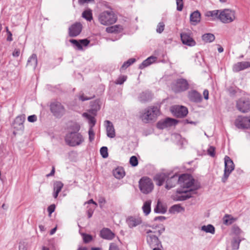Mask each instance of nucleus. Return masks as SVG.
Returning <instances> with one entry per match:
<instances>
[{
    "mask_svg": "<svg viewBox=\"0 0 250 250\" xmlns=\"http://www.w3.org/2000/svg\"><path fill=\"white\" fill-rule=\"evenodd\" d=\"M180 186L183 188H189L188 190L178 189L174 196L176 201H184L192 197V194L196 193L199 187L194 185V179L189 174H183L180 176Z\"/></svg>",
    "mask_w": 250,
    "mask_h": 250,
    "instance_id": "1",
    "label": "nucleus"
},
{
    "mask_svg": "<svg viewBox=\"0 0 250 250\" xmlns=\"http://www.w3.org/2000/svg\"><path fill=\"white\" fill-rule=\"evenodd\" d=\"M160 114V106H150L145 108L140 114V119L146 124L155 122Z\"/></svg>",
    "mask_w": 250,
    "mask_h": 250,
    "instance_id": "2",
    "label": "nucleus"
},
{
    "mask_svg": "<svg viewBox=\"0 0 250 250\" xmlns=\"http://www.w3.org/2000/svg\"><path fill=\"white\" fill-rule=\"evenodd\" d=\"M84 140L83 135L80 133L76 132H69L65 137L66 143L71 146H80Z\"/></svg>",
    "mask_w": 250,
    "mask_h": 250,
    "instance_id": "3",
    "label": "nucleus"
},
{
    "mask_svg": "<svg viewBox=\"0 0 250 250\" xmlns=\"http://www.w3.org/2000/svg\"><path fill=\"white\" fill-rule=\"evenodd\" d=\"M98 19L102 24L107 25L114 23L117 21V17L112 10H109L102 12Z\"/></svg>",
    "mask_w": 250,
    "mask_h": 250,
    "instance_id": "4",
    "label": "nucleus"
},
{
    "mask_svg": "<svg viewBox=\"0 0 250 250\" xmlns=\"http://www.w3.org/2000/svg\"><path fill=\"white\" fill-rule=\"evenodd\" d=\"M139 188L141 192L145 194H147L153 190L154 185L150 178L147 177H143L139 181Z\"/></svg>",
    "mask_w": 250,
    "mask_h": 250,
    "instance_id": "5",
    "label": "nucleus"
},
{
    "mask_svg": "<svg viewBox=\"0 0 250 250\" xmlns=\"http://www.w3.org/2000/svg\"><path fill=\"white\" fill-rule=\"evenodd\" d=\"M50 109L53 115L56 118L62 117L65 112L63 105L59 102L54 101L51 102Z\"/></svg>",
    "mask_w": 250,
    "mask_h": 250,
    "instance_id": "6",
    "label": "nucleus"
},
{
    "mask_svg": "<svg viewBox=\"0 0 250 250\" xmlns=\"http://www.w3.org/2000/svg\"><path fill=\"white\" fill-rule=\"evenodd\" d=\"M235 19L234 11L229 9L221 10L218 15V19L223 23H229L233 21Z\"/></svg>",
    "mask_w": 250,
    "mask_h": 250,
    "instance_id": "7",
    "label": "nucleus"
},
{
    "mask_svg": "<svg viewBox=\"0 0 250 250\" xmlns=\"http://www.w3.org/2000/svg\"><path fill=\"white\" fill-rule=\"evenodd\" d=\"M234 165L233 161L230 158L227 156L225 157V169L224 175L222 177V181L225 183L227 180L230 173L234 170Z\"/></svg>",
    "mask_w": 250,
    "mask_h": 250,
    "instance_id": "8",
    "label": "nucleus"
},
{
    "mask_svg": "<svg viewBox=\"0 0 250 250\" xmlns=\"http://www.w3.org/2000/svg\"><path fill=\"white\" fill-rule=\"evenodd\" d=\"M172 114L177 118H184L188 114L187 107L183 105H175L170 108Z\"/></svg>",
    "mask_w": 250,
    "mask_h": 250,
    "instance_id": "9",
    "label": "nucleus"
},
{
    "mask_svg": "<svg viewBox=\"0 0 250 250\" xmlns=\"http://www.w3.org/2000/svg\"><path fill=\"white\" fill-rule=\"evenodd\" d=\"M234 124L239 129L250 128V116H238Z\"/></svg>",
    "mask_w": 250,
    "mask_h": 250,
    "instance_id": "10",
    "label": "nucleus"
},
{
    "mask_svg": "<svg viewBox=\"0 0 250 250\" xmlns=\"http://www.w3.org/2000/svg\"><path fill=\"white\" fill-rule=\"evenodd\" d=\"M172 89L175 92H183L188 88V83L184 79H179L172 84Z\"/></svg>",
    "mask_w": 250,
    "mask_h": 250,
    "instance_id": "11",
    "label": "nucleus"
},
{
    "mask_svg": "<svg viewBox=\"0 0 250 250\" xmlns=\"http://www.w3.org/2000/svg\"><path fill=\"white\" fill-rule=\"evenodd\" d=\"M170 175V173H169V177L167 178L166 181L165 188L167 189H170V188L174 187L177 184L180 185L181 184L179 179L180 176L177 174H175L171 176Z\"/></svg>",
    "mask_w": 250,
    "mask_h": 250,
    "instance_id": "12",
    "label": "nucleus"
},
{
    "mask_svg": "<svg viewBox=\"0 0 250 250\" xmlns=\"http://www.w3.org/2000/svg\"><path fill=\"white\" fill-rule=\"evenodd\" d=\"M178 123V121L174 119L167 118L164 120L159 121L157 124V127L161 129H163L166 127L175 125Z\"/></svg>",
    "mask_w": 250,
    "mask_h": 250,
    "instance_id": "13",
    "label": "nucleus"
},
{
    "mask_svg": "<svg viewBox=\"0 0 250 250\" xmlns=\"http://www.w3.org/2000/svg\"><path fill=\"white\" fill-rule=\"evenodd\" d=\"M146 241L150 248L160 247L162 248L161 242L158 237L155 235L147 234L146 236Z\"/></svg>",
    "mask_w": 250,
    "mask_h": 250,
    "instance_id": "14",
    "label": "nucleus"
},
{
    "mask_svg": "<svg viewBox=\"0 0 250 250\" xmlns=\"http://www.w3.org/2000/svg\"><path fill=\"white\" fill-rule=\"evenodd\" d=\"M238 109L242 112H247L250 110V101L241 99L237 102Z\"/></svg>",
    "mask_w": 250,
    "mask_h": 250,
    "instance_id": "15",
    "label": "nucleus"
},
{
    "mask_svg": "<svg viewBox=\"0 0 250 250\" xmlns=\"http://www.w3.org/2000/svg\"><path fill=\"white\" fill-rule=\"evenodd\" d=\"M82 25L80 22H76L69 28V35L75 37L79 35L82 31Z\"/></svg>",
    "mask_w": 250,
    "mask_h": 250,
    "instance_id": "16",
    "label": "nucleus"
},
{
    "mask_svg": "<svg viewBox=\"0 0 250 250\" xmlns=\"http://www.w3.org/2000/svg\"><path fill=\"white\" fill-rule=\"evenodd\" d=\"M25 120V115H21L16 117L13 123V127L17 130L23 131L24 129L23 123Z\"/></svg>",
    "mask_w": 250,
    "mask_h": 250,
    "instance_id": "17",
    "label": "nucleus"
},
{
    "mask_svg": "<svg viewBox=\"0 0 250 250\" xmlns=\"http://www.w3.org/2000/svg\"><path fill=\"white\" fill-rule=\"evenodd\" d=\"M126 223L129 228H133L140 225L142 223V219L137 216H129L126 219Z\"/></svg>",
    "mask_w": 250,
    "mask_h": 250,
    "instance_id": "18",
    "label": "nucleus"
},
{
    "mask_svg": "<svg viewBox=\"0 0 250 250\" xmlns=\"http://www.w3.org/2000/svg\"><path fill=\"white\" fill-rule=\"evenodd\" d=\"M181 38L183 43L184 44L189 46H193L196 44L195 41L187 33H181Z\"/></svg>",
    "mask_w": 250,
    "mask_h": 250,
    "instance_id": "19",
    "label": "nucleus"
},
{
    "mask_svg": "<svg viewBox=\"0 0 250 250\" xmlns=\"http://www.w3.org/2000/svg\"><path fill=\"white\" fill-rule=\"evenodd\" d=\"M169 177V173H161L157 174L154 177V180L156 182V185L158 186H161L164 184L166 180Z\"/></svg>",
    "mask_w": 250,
    "mask_h": 250,
    "instance_id": "20",
    "label": "nucleus"
},
{
    "mask_svg": "<svg viewBox=\"0 0 250 250\" xmlns=\"http://www.w3.org/2000/svg\"><path fill=\"white\" fill-rule=\"evenodd\" d=\"M250 67V62H238L233 65L232 70L235 72H238Z\"/></svg>",
    "mask_w": 250,
    "mask_h": 250,
    "instance_id": "21",
    "label": "nucleus"
},
{
    "mask_svg": "<svg viewBox=\"0 0 250 250\" xmlns=\"http://www.w3.org/2000/svg\"><path fill=\"white\" fill-rule=\"evenodd\" d=\"M104 125L106 127L107 136L110 138H113L115 136V129L113 124L108 120L104 121Z\"/></svg>",
    "mask_w": 250,
    "mask_h": 250,
    "instance_id": "22",
    "label": "nucleus"
},
{
    "mask_svg": "<svg viewBox=\"0 0 250 250\" xmlns=\"http://www.w3.org/2000/svg\"><path fill=\"white\" fill-rule=\"evenodd\" d=\"M69 42L75 45L79 50H82L83 49L82 45L86 46L89 43V41L87 39L80 40L79 41L71 39Z\"/></svg>",
    "mask_w": 250,
    "mask_h": 250,
    "instance_id": "23",
    "label": "nucleus"
},
{
    "mask_svg": "<svg viewBox=\"0 0 250 250\" xmlns=\"http://www.w3.org/2000/svg\"><path fill=\"white\" fill-rule=\"evenodd\" d=\"M100 236L104 239L111 240L114 237V234L109 229L104 228L101 230Z\"/></svg>",
    "mask_w": 250,
    "mask_h": 250,
    "instance_id": "24",
    "label": "nucleus"
},
{
    "mask_svg": "<svg viewBox=\"0 0 250 250\" xmlns=\"http://www.w3.org/2000/svg\"><path fill=\"white\" fill-rule=\"evenodd\" d=\"M201 14L198 11H194L190 16V20L192 24L196 25L200 22Z\"/></svg>",
    "mask_w": 250,
    "mask_h": 250,
    "instance_id": "25",
    "label": "nucleus"
},
{
    "mask_svg": "<svg viewBox=\"0 0 250 250\" xmlns=\"http://www.w3.org/2000/svg\"><path fill=\"white\" fill-rule=\"evenodd\" d=\"M63 186V183L61 181H56L54 184L53 197L57 198L59 192L61 191Z\"/></svg>",
    "mask_w": 250,
    "mask_h": 250,
    "instance_id": "26",
    "label": "nucleus"
},
{
    "mask_svg": "<svg viewBox=\"0 0 250 250\" xmlns=\"http://www.w3.org/2000/svg\"><path fill=\"white\" fill-rule=\"evenodd\" d=\"M113 174L116 178L120 179L125 176V171L123 167H119L113 170Z\"/></svg>",
    "mask_w": 250,
    "mask_h": 250,
    "instance_id": "27",
    "label": "nucleus"
},
{
    "mask_svg": "<svg viewBox=\"0 0 250 250\" xmlns=\"http://www.w3.org/2000/svg\"><path fill=\"white\" fill-rule=\"evenodd\" d=\"M156 59V57L154 56H150L148 57L143 62L139 65V68L141 69H144L145 67L149 66L154 62Z\"/></svg>",
    "mask_w": 250,
    "mask_h": 250,
    "instance_id": "28",
    "label": "nucleus"
},
{
    "mask_svg": "<svg viewBox=\"0 0 250 250\" xmlns=\"http://www.w3.org/2000/svg\"><path fill=\"white\" fill-rule=\"evenodd\" d=\"M37 63V56L36 54H33L28 59L27 62V65L31 66L33 69H35Z\"/></svg>",
    "mask_w": 250,
    "mask_h": 250,
    "instance_id": "29",
    "label": "nucleus"
},
{
    "mask_svg": "<svg viewBox=\"0 0 250 250\" xmlns=\"http://www.w3.org/2000/svg\"><path fill=\"white\" fill-rule=\"evenodd\" d=\"M154 210L156 213L164 214L167 211V208L159 200Z\"/></svg>",
    "mask_w": 250,
    "mask_h": 250,
    "instance_id": "30",
    "label": "nucleus"
},
{
    "mask_svg": "<svg viewBox=\"0 0 250 250\" xmlns=\"http://www.w3.org/2000/svg\"><path fill=\"white\" fill-rule=\"evenodd\" d=\"M151 204V201L150 200L146 201L144 203V205L142 207V209H143L144 214L146 215H147L150 212Z\"/></svg>",
    "mask_w": 250,
    "mask_h": 250,
    "instance_id": "31",
    "label": "nucleus"
},
{
    "mask_svg": "<svg viewBox=\"0 0 250 250\" xmlns=\"http://www.w3.org/2000/svg\"><path fill=\"white\" fill-rule=\"evenodd\" d=\"M122 30H123V28L120 25H115L106 28V31L110 33L120 32Z\"/></svg>",
    "mask_w": 250,
    "mask_h": 250,
    "instance_id": "32",
    "label": "nucleus"
},
{
    "mask_svg": "<svg viewBox=\"0 0 250 250\" xmlns=\"http://www.w3.org/2000/svg\"><path fill=\"white\" fill-rule=\"evenodd\" d=\"M223 223L226 225H229L232 224L235 221V219L231 215L225 214L223 218Z\"/></svg>",
    "mask_w": 250,
    "mask_h": 250,
    "instance_id": "33",
    "label": "nucleus"
},
{
    "mask_svg": "<svg viewBox=\"0 0 250 250\" xmlns=\"http://www.w3.org/2000/svg\"><path fill=\"white\" fill-rule=\"evenodd\" d=\"M202 40L205 42H211L215 40V36L211 33H206L202 35Z\"/></svg>",
    "mask_w": 250,
    "mask_h": 250,
    "instance_id": "34",
    "label": "nucleus"
},
{
    "mask_svg": "<svg viewBox=\"0 0 250 250\" xmlns=\"http://www.w3.org/2000/svg\"><path fill=\"white\" fill-rule=\"evenodd\" d=\"M201 230L206 232L210 233L211 234H214L215 233V228L211 224L208 225L207 226H203L201 227Z\"/></svg>",
    "mask_w": 250,
    "mask_h": 250,
    "instance_id": "35",
    "label": "nucleus"
},
{
    "mask_svg": "<svg viewBox=\"0 0 250 250\" xmlns=\"http://www.w3.org/2000/svg\"><path fill=\"white\" fill-rule=\"evenodd\" d=\"M152 99L151 95H141L138 98L139 101L144 104L150 102Z\"/></svg>",
    "mask_w": 250,
    "mask_h": 250,
    "instance_id": "36",
    "label": "nucleus"
},
{
    "mask_svg": "<svg viewBox=\"0 0 250 250\" xmlns=\"http://www.w3.org/2000/svg\"><path fill=\"white\" fill-rule=\"evenodd\" d=\"M83 116L88 120L89 127L93 128L96 123V120L94 117L87 113H84Z\"/></svg>",
    "mask_w": 250,
    "mask_h": 250,
    "instance_id": "37",
    "label": "nucleus"
},
{
    "mask_svg": "<svg viewBox=\"0 0 250 250\" xmlns=\"http://www.w3.org/2000/svg\"><path fill=\"white\" fill-rule=\"evenodd\" d=\"M188 98L192 102L200 103L202 100L201 95H188Z\"/></svg>",
    "mask_w": 250,
    "mask_h": 250,
    "instance_id": "38",
    "label": "nucleus"
},
{
    "mask_svg": "<svg viewBox=\"0 0 250 250\" xmlns=\"http://www.w3.org/2000/svg\"><path fill=\"white\" fill-rule=\"evenodd\" d=\"M221 10H215L213 11H208L206 15L208 17H211L213 18L218 19L219 14H220Z\"/></svg>",
    "mask_w": 250,
    "mask_h": 250,
    "instance_id": "39",
    "label": "nucleus"
},
{
    "mask_svg": "<svg viewBox=\"0 0 250 250\" xmlns=\"http://www.w3.org/2000/svg\"><path fill=\"white\" fill-rule=\"evenodd\" d=\"M82 16L88 21H90L92 19V13L91 10H85L83 12Z\"/></svg>",
    "mask_w": 250,
    "mask_h": 250,
    "instance_id": "40",
    "label": "nucleus"
},
{
    "mask_svg": "<svg viewBox=\"0 0 250 250\" xmlns=\"http://www.w3.org/2000/svg\"><path fill=\"white\" fill-rule=\"evenodd\" d=\"M100 154L104 158H106L108 156V149L106 146H103L100 149Z\"/></svg>",
    "mask_w": 250,
    "mask_h": 250,
    "instance_id": "41",
    "label": "nucleus"
},
{
    "mask_svg": "<svg viewBox=\"0 0 250 250\" xmlns=\"http://www.w3.org/2000/svg\"><path fill=\"white\" fill-rule=\"evenodd\" d=\"M129 164L132 167H136L138 164V160L136 156H132L130 157L129 160Z\"/></svg>",
    "mask_w": 250,
    "mask_h": 250,
    "instance_id": "42",
    "label": "nucleus"
},
{
    "mask_svg": "<svg viewBox=\"0 0 250 250\" xmlns=\"http://www.w3.org/2000/svg\"><path fill=\"white\" fill-rule=\"evenodd\" d=\"M165 26V24L163 22H160L157 26V32L158 33H161L164 30Z\"/></svg>",
    "mask_w": 250,
    "mask_h": 250,
    "instance_id": "43",
    "label": "nucleus"
},
{
    "mask_svg": "<svg viewBox=\"0 0 250 250\" xmlns=\"http://www.w3.org/2000/svg\"><path fill=\"white\" fill-rule=\"evenodd\" d=\"M70 129L71 130L70 132H78L80 129V126L77 123H73L70 126Z\"/></svg>",
    "mask_w": 250,
    "mask_h": 250,
    "instance_id": "44",
    "label": "nucleus"
},
{
    "mask_svg": "<svg viewBox=\"0 0 250 250\" xmlns=\"http://www.w3.org/2000/svg\"><path fill=\"white\" fill-rule=\"evenodd\" d=\"M83 242L85 243H88L90 242L92 239V237L91 235L83 233Z\"/></svg>",
    "mask_w": 250,
    "mask_h": 250,
    "instance_id": "45",
    "label": "nucleus"
},
{
    "mask_svg": "<svg viewBox=\"0 0 250 250\" xmlns=\"http://www.w3.org/2000/svg\"><path fill=\"white\" fill-rule=\"evenodd\" d=\"M170 209L173 211L179 212L182 210H184V208L181 207L179 205H175L171 207Z\"/></svg>",
    "mask_w": 250,
    "mask_h": 250,
    "instance_id": "46",
    "label": "nucleus"
},
{
    "mask_svg": "<svg viewBox=\"0 0 250 250\" xmlns=\"http://www.w3.org/2000/svg\"><path fill=\"white\" fill-rule=\"evenodd\" d=\"M215 147H214L213 146H210L207 150L208 154L211 157H213L215 156Z\"/></svg>",
    "mask_w": 250,
    "mask_h": 250,
    "instance_id": "47",
    "label": "nucleus"
},
{
    "mask_svg": "<svg viewBox=\"0 0 250 250\" xmlns=\"http://www.w3.org/2000/svg\"><path fill=\"white\" fill-rule=\"evenodd\" d=\"M89 140L90 142H92L94 139L95 133L93 130V128L89 127L88 130Z\"/></svg>",
    "mask_w": 250,
    "mask_h": 250,
    "instance_id": "48",
    "label": "nucleus"
},
{
    "mask_svg": "<svg viewBox=\"0 0 250 250\" xmlns=\"http://www.w3.org/2000/svg\"><path fill=\"white\" fill-rule=\"evenodd\" d=\"M177 4V10L181 11L182 10L183 8V0H176Z\"/></svg>",
    "mask_w": 250,
    "mask_h": 250,
    "instance_id": "49",
    "label": "nucleus"
},
{
    "mask_svg": "<svg viewBox=\"0 0 250 250\" xmlns=\"http://www.w3.org/2000/svg\"><path fill=\"white\" fill-rule=\"evenodd\" d=\"M125 81V78L124 76H121L118 78V79L115 82L116 84H122Z\"/></svg>",
    "mask_w": 250,
    "mask_h": 250,
    "instance_id": "50",
    "label": "nucleus"
},
{
    "mask_svg": "<svg viewBox=\"0 0 250 250\" xmlns=\"http://www.w3.org/2000/svg\"><path fill=\"white\" fill-rule=\"evenodd\" d=\"M55 207H56L54 204H52L48 207L47 211L50 216L55 211Z\"/></svg>",
    "mask_w": 250,
    "mask_h": 250,
    "instance_id": "51",
    "label": "nucleus"
},
{
    "mask_svg": "<svg viewBox=\"0 0 250 250\" xmlns=\"http://www.w3.org/2000/svg\"><path fill=\"white\" fill-rule=\"evenodd\" d=\"M37 120V117L35 115H32L28 117V121L29 122L34 123Z\"/></svg>",
    "mask_w": 250,
    "mask_h": 250,
    "instance_id": "52",
    "label": "nucleus"
},
{
    "mask_svg": "<svg viewBox=\"0 0 250 250\" xmlns=\"http://www.w3.org/2000/svg\"><path fill=\"white\" fill-rule=\"evenodd\" d=\"M93 97H87L85 95H80L79 99L82 101H84L92 99Z\"/></svg>",
    "mask_w": 250,
    "mask_h": 250,
    "instance_id": "53",
    "label": "nucleus"
},
{
    "mask_svg": "<svg viewBox=\"0 0 250 250\" xmlns=\"http://www.w3.org/2000/svg\"><path fill=\"white\" fill-rule=\"evenodd\" d=\"M240 241L235 240L232 243L233 249L237 250L239 248Z\"/></svg>",
    "mask_w": 250,
    "mask_h": 250,
    "instance_id": "54",
    "label": "nucleus"
},
{
    "mask_svg": "<svg viewBox=\"0 0 250 250\" xmlns=\"http://www.w3.org/2000/svg\"><path fill=\"white\" fill-rule=\"evenodd\" d=\"M135 61L136 59L135 58L129 59L126 62V67L133 64L134 62H135Z\"/></svg>",
    "mask_w": 250,
    "mask_h": 250,
    "instance_id": "55",
    "label": "nucleus"
},
{
    "mask_svg": "<svg viewBox=\"0 0 250 250\" xmlns=\"http://www.w3.org/2000/svg\"><path fill=\"white\" fill-rule=\"evenodd\" d=\"M109 250H119V249L115 244L111 243L110 245Z\"/></svg>",
    "mask_w": 250,
    "mask_h": 250,
    "instance_id": "56",
    "label": "nucleus"
},
{
    "mask_svg": "<svg viewBox=\"0 0 250 250\" xmlns=\"http://www.w3.org/2000/svg\"><path fill=\"white\" fill-rule=\"evenodd\" d=\"M94 0H78L79 3L81 5H83L85 3L90 2H94Z\"/></svg>",
    "mask_w": 250,
    "mask_h": 250,
    "instance_id": "57",
    "label": "nucleus"
},
{
    "mask_svg": "<svg viewBox=\"0 0 250 250\" xmlns=\"http://www.w3.org/2000/svg\"><path fill=\"white\" fill-rule=\"evenodd\" d=\"M20 54V50L19 49H15L13 52V56L15 57L19 56Z\"/></svg>",
    "mask_w": 250,
    "mask_h": 250,
    "instance_id": "58",
    "label": "nucleus"
},
{
    "mask_svg": "<svg viewBox=\"0 0 250 250\" xmlns=\"http://www.w3.org/2000/svg\"><path fill=\"white\" fill-rule=\"evenodd\" d=\"M166 219V218L165 216H160L155 217L154 219V220L155 221H158V220L160 221H163Z\"/></svg>",
    "mask_w": 250,
    "mask_h": 250,
    "instance_id": "59",
    "label": "nucleus"
},
{
    "mask_svg": "<svg viewBox=\"0 0 250 250\" xmlns=\"http://www.w3.org/2000/svg\"><path fill=\"white\" fill-rule=\"evenodd\" d=\"M8 37L7 38V41L9 42H11L13 40L12 39V34L11 32H8Z\"/></svg>",
    "mask_w": 250,
    "mask_h": 250,
    "instance_id": "60",
    "label": "nucleus"
},
{
    "mask_svg": "<svg viewBox=\"0 0 250 250\" xmlns=\"http://www.w3.org/2000/svg\"><path fill=\"white\" fill-rule=\"evenodd\" d=\"M99 202L100 204H104L105 203V199L104 197H101L99 199Z\"/></svg>",
    "mask_w": 250,
    "mask_h": 250,
    "instance_id": "61",
    "label": "nucleus"
},
{
    "mask_svg": "<svg viewBox=\"0 0 250 250\" xmlns=\"http://www.w3.org/2000/svg\"><path fill=\"white\" fill-rule=\"evenodd\" d=\"M54 173H55V168L54 167H53V168H52L51 171L50 172V173L48 174L46 176H47V177L52 176L54 175Z\"/></svg>",
    "mask_w": 250,
    "mask_h": 250,
    "instance_id": "62",
    "label": "nucleus"
},
{
    "mask_svg": "<svg viewBox=\"0 0 250 250\" xmlns=\"http://www.w3.org/2000/svg\"><path fill=\"white\" fill-rule=\"evenodd\" d=\"M57 230V228L55 227L54 228H53V229H52L50 232V235H53V234H54L56 232Z\"/></svg>",
    "mask_w": 250,
    "mask_h": 250,
    "instance_id": "63",
    "label": "nucleus"
},
{
    "mask_svg": "<svg viewBox=\"0 0 250 250\" xmlns=\"http://www.w3.org/2000/svg\"><path fill=\"white\" fill-rule=\"evenodd\" d=\"M160 247H153L152 248V250H162L161 249H160Z\"/></svg>",
    "mask_w": 250,
    "mask_h": 250,
    "instance_id": "64",
    "label": "nucleus"
}]
</instances>
